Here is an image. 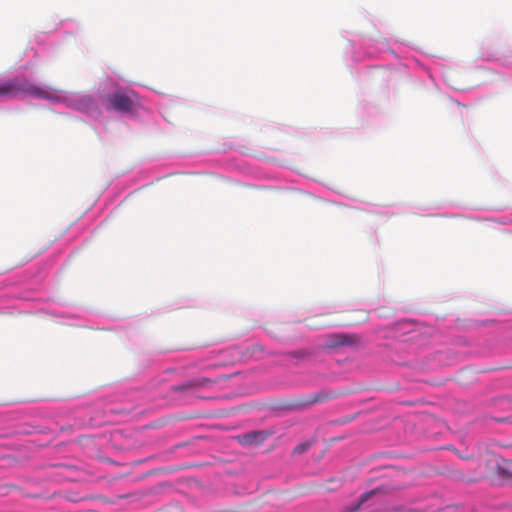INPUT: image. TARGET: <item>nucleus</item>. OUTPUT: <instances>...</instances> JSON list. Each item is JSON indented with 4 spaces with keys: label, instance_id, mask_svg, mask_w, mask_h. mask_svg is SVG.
<instances>
[{
    "label": "nucleus",
    "instance_id": "1",
    "mask_svg": "<svg viewBox=\"0 0 512 512\" xmlns=\"http://www.w3.org/2000/svg\"><path fill=\"white\" fill-rule=\"evenodd\" d=\"M16 96L43 99L52 106L62 105L94 121L99 120L103 114L100 97L95 93L58 90L34 83L25 76L1 79L0 98Z\"/></svg>",
    "mask_w": 512,
    "mask_h": 512
},
{
    "label": "nucleus",
    "instance_id": "2",
    "mask_svg": "<svg viewBox=\"0 0 512 512\" xmlns=\"http://www.w3.org/2000/svg\"><path fill=\"white\" fill-rule=\"evenodd\" d=\"M106 97L107 109L113 110L127 119L139 120L148 114L146 101L130 87L118 85L112 79H106L101 83L99 93Z\"/></svg>",
    "mask_w": 512,
    "mask_h": 512
},
{
    "label": "nucleus",
    "instance_id": "3",
    "mask_svg": "<svg viewBox=\"0 0 512 512\" xmlns=\"http://www.w3.org/2000/svg\"><path fill=\"white\" fill-rule=\"evenodd\" d=\"M350 44L352 51L351 60L353 62H360L366 58L379 59L380 64L369 66L365 68L367 74L378 75L382 72L385 66H395L399 63L397 55L389 49L386 40H377L373 43L367 42L359 33L352 31H344L342 33Z\"/></svg>",
    "mask_w": 512,
    "mask_h": 512
},
{
    "label": "nucleus",
    "instance_id": "4",
    "mask_svg": "<svg viewBox=\"0 0 512 512\" xmlns=\"http://www.w3.org/2000/svg\"><path fill=\"white\" fill-rule=\"evenodd\" d=\"M43 312L61 324L98 330H114L112 319L93 309L66 304H48Z\"/></svg>",
    "mask_w": 512,
    "mask_h": 512
},
{
    "label": "nucleus",
    "instance_id": "5",
    "mask_svg": "<svg viewBox=\"0 0 512 512\" xmlns=\"http://www.w3.org/2000/svg\"><path fill=\"white\" fill-rule=\"evenodd\" d=\"M427 72L437 87L440 88V83L438 81H441L443 85L448 88L455 90L459 89L455 85L456 76L458 74L457 70L451 65H448L443 60L433 61L432 64L427 68Z\"/></svg>",
    "mask_w": 512,
    "mask_h": 512
},
{
    "label": "nucleus",
    "instance_id": "6",
    "mask_svg": "<svg viewBox=\"0 0 512 512\" xmlns=\"http://www.w3.org/2000/svg\"><path fill=\"white\" fill-rule=\"evenodd\" d=\"M381 501V492L378 489H373L364 492L356 505L345 506L343 512H355L357 510H366Z\"/></svg>",
    "mask_w": 512,
    "mask_h": 512
},
{
    "label": "nucleus",
    "instance_id": "7",
    "mask_svg": "<svg viewBox=\"0 0 512 512\" xmlns=\"http://www.w3.org/2000/svg\"><path fill=\"white\" fill-rule=\"evenodd\" d=\"M327 201L332 202L334 204L345 205L348 207L358 208V209L366 210V211L373 212V213H381V211H379L378 207L375 205L364 203V202L358 201L356 199H353V198H350V197H347L344 195H341V200L327 199Z\"/></svg>",
    "mask_w": 512,
    "mask_h": 512
},
{
    "label": "nucleus",
    "instance_id": "8",
    "mask_svg": "<svg viewBox=\"0 0 512 512\" xmlns=\"http://www.w3.org/2000/svg\"><path fill=\"white\" fill-rule=\"evenodd\" d=\"M355 343V340L352 336L346 334H333L328 336L325 348L333 349L341 346H350Z\"/></svg>",
    "mask_w": 512,
    "mask_h": 512
},
{
    "label": "nucleus",
    "instance_id": "9",
    "mask_svg": "<svg viewBox=\"0 0 512 512\" xmlns=\"http://www.w3.org/2000/svg\"><path fill=\"white\" fill-rule=\"evenodd\" d=\"M466 217L476 221H492L501 225H508L512 223V213L510 215H504L498 218L485 217L479 215H468Z\"/></svg>",
    "mask_w": 512,
    "mask_h": 512
},
{
    "label": "nucleus",
    "instance_id": "10",
    "mask_svg": "<svg viewBox=\"0 0 512 512\" xmlns=\"http://www.w3.org/2000/svg\"><path fill=\"white\" fill-rule=\"evenodd\" d=\"M412 324L408 321H399L394 324V326L391 329V337L393 338H399L401 335L407 334L411 332L410 327Z\"/></svg>",
    "mask_w": 512,
    "mask_h": 512
},
{
    "label": "nucleus",
    "instance_id": "11",
    "mask_svg": "<svg viewBox=\"0 0 512 512\" xmlns=\"http://www.w3.org/2000/svg\"><path fill=\"white\" fill-rule=\"evenodd\" d=\"M60 26L65 31H69L70 33H74V34L79 33L82 30V26H81L80 22L78 20L72 19V18H67V19L61 20Z\"/></svg>",
    "mask_w": 512,
    "mask_h": 512
},
{
    "label": "nucleus",
    "instance_id": "12",
    "mask_svg": "<svg viewBox=\"0 0 512 512\" xmlns=\"http://www.w3.org/2000/svg\"><path fill=\"white\" fill-rule=\"evenodd\" d=\"M264 440L263 432H250L243 435L240 439L241 443L244 445H252L258 444Z\"/></svg>",
    "mask_w": 512,
    "mask_h": 512
},
{
    "label": "nucleus",
    "instance_id": "13",
    "mask_svg": "<svg viewBox=\"0 0 512 512\" xmlns=\"http://www.w3.org/2000/svg\"><path fill=\"white\" fill-rule=\"evenodd\" d=\"M243 173H246L248 175L253 176L256 179H274L276 178L275 175L264 173L262 169L259 168H252L250 166H246L243 169Z\"/></svg>",
    "mask_w": 512,
    "mask_h": 512
},
{
    "label": "nucleus",
    "instance_id": "14",
    "mask_svg": "<svg viewBox=\"0 0 512 512\" xmlns=\"http://www.w3.org/2000/svg\"><path fill=\"white\" fill-rule=\"evenodd\" d=\"M396 510L403 511V512H426L425 506H423V505L415 506V507L412 505H406L401 508H396Z\"/></svg>",
    "mask_w": 512,
    "mask_h": 512
},
{
    "label": "nucleus",
    "instance_id": "15",
    "mask_svg": "<svg viewBox=\"0 0 512 512\" xmlns=\"http://www.w3.org/2000/svg\"><path fill=\"white\" fill-rule=\"evenodd\" d=\"M311 446V443L309 441L307 442H304V443H300L298 444L295 448H294V453L295 454H302L304 452H306Z\"/></svg>",
    "mask_w": 512,
    "mask_h": 512
},
{
    "label": "nucleus",
    "instance_id": "16",
    "mask_svg": "<svg viewBox=\"0 0 512 512\" xmlns=\"http://www.w3.org/2000/svg\"><path fill=\"white\" fill-rule=\"evenodd\" d=\"M481 57L487 61H500L501 58L498 57L495 52H481Z\"/></svg>",
    "mask_w": 512,
    "mask_h": 512
},
{
    "label": "nucleus",
    "instance_id": "17",
    "mask_svg": "<svg viewBox=\"0 0 512 512\" xmlns=\"http://www.w3.org/2000/svg\"><path fill=\"white\" fill-rule=\"evenodd\" d=\"M503 65L511 67L512 66V60L511 59H504Z\"/></svg>",
    "mask_w": 512,
    "mask_h": 512
}]
</instances>
